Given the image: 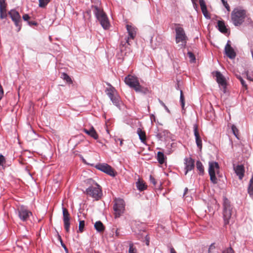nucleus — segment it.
Instances as JSON below:
<instances>
[{
  "label": "nucleus",
  "mask_w": 253,
  "mask_h": 253,
  "mask_svg": "<svg viewBox=\"0 0 253 253\" xmlns=\"http://www.w3.org/2000/svg\"><path fill=\"white\" fill-rule=\"evenodd\" d=\"M84 227V220H80L79 221V230L80 232H82L83 231Z\"/></svg>",
  "instance_id": "nucleus-34"
},
{
  "label": "nucleus",
  "mask_w": 253,
  "mask_h": 253,
  "mask_svg": "<svg viewBox=\"0 0 253 253\" xmlns=\"http://www.w3.org/2000/svg\"><path fill=\"white\" fill-rule=\"evenodd\" d=\"M17 211L19 218L23 221L28 220L29 217L32 215V212L24 206H20L17 209Z\"/></svg>",
  "instance_id": "nucleus-13"
},
{
  "label": "nucleus",
  "mask_w": 253,
  "mask_h": 253,
  "mask_svg": "<svg viewBox=\"0 0 253 253\" xmlns=\"http://www.w3.org/2000/svg\"><path fill=\"white\" fill-rule=\"evenodd\" d=\"M50 0H39V6L40 7H44Z\"/></svg>",
  "instance_id": "nucleus-30"
},
{
  "label": "nucleus",
  "mask_w": 253,
  "mask_h": 253,
  "mask_svg": "<svg viewBox=\"0 0 253 253\" xmlns=\"http://www.w3.org/2000/svg\"><path fill=\"white\" fill-rule=\"evenodd\" d=\"M28 23L29 25H30V26L37 25V23L36 22L34 21H28Z\"/></svg>",
  "instance_id": "nucleus-47"
},
{
  "label": "nucleus",
  "mask_w": 253,
  "mask_h": 253,
  "mask_svg": "<svg viewBox=\"0 0 253 253\" xmlns=\"http://www.w3.org/2000/svg\"><path fill=\"white\" fill-rule=\"evenodd\" d=\"M194 129V134L195 137V140L196 145L198 148L201 150L202 148V141L198 132V126L196 124H194L193 126Z\"/></svg>",
  "instance_id": "nucleus-18"
},
{
  "label": "nucleus",
  "mask_w": 253,
  "mask_h": 253,
  "mask_svg": "<svg viewBox=\"0 0 253 253\" xmlns=\"http://www.w3.org/2000/svg\"><path fill=\"white\" fill-rule=\"evenodd\" d=\"M121 139L120 138H114V140L115 141L116 143H117L118 141H120L121 140Z\"/></svg>",
  "instance_id": "nucleus-52"
},
{
  "label": "nucleus",
  "mask_w": 253,
  "mask_h": 253,
  "mask_svg": "<svg viewBox=\"0 0 253 253\" xmlns=\"http://www.w3.org/2000/svg\"><path fill=\"white\" fill-rule=\"evenodd\" d=\"M6 8L0 9V17L1 19H4L6 17Z\"/></svg>",
  "instance_id": "nucleus-32"
},
{
  "label": "nucleus",
  "mask_w": 253,
  "mask_h": 253,
  "mask_svg": "<svg viewBox=\"0 0 253 253\" xmlns=\"http://www.w3.org/2000/svg\"><path fill=\"white\" fill-rule=\"evenodd\" d=\"M84 131L94 139H97L98 138V135L93 126H91L89 129L84 128Z\"/></svg>",
  "instance_id": "nucleus-20"
},
{
  "label": "nucleus",
  "mask_w": 253,
  "mask_h": 253,
  "mask_svg": "<svg viewBox=\"0 0 253 253\" xmlns=\"http://www.w3.org/2000/svg\"><path fill=\"white\" fill-rule=\"evenodd\" d=\"M86 193L95 200H98L102 195L101 187L97 183L95 186H90L86 189Z\"/></svg>",
  "instance_id": "nucleus-7"
},
{
  "label": "nucleus",
  "mask_w": 253,
  "mask_h": 253,
  "mask_svg": "<svg viewBox=\"0 0 253 253\" xmlns=\"http://www.w3.org/2000/svg\"><path fill=\"white\" fill-rule=\"evenodd\" d=\"M6 4L5 0H0V9L6 8Z\"/></svg>",
  "instance_id": "nucleus-39"
},
{
  "label": "nucleus",
  "mask_w": 253,
  "mask_h": 253,
  "mask_svg": "<svg viewBox=\"0 0 253 253\" xmlns=\"http://www.w3.org/2000/svg\"><path fill=\"white\" fill-rule=\"evenodd\" d=\"M58 240H59L60 243L61 244V242H63V241H62L61 236L59 235H58Z\"/></svg>",
  "instance_id": "nucleus-54"
},
{
  "label": "nucleus",
  "mask_w": 253,
  "mask_h": 253,
  "mask_svg": "<svg viewBox=\"0 0 253 253\" xmlns=\"http://www.w3.org/2000/svg\"><path fill=\"white\" fill-rule=\"evenodd\" d=\"M22 18L24 21H28V20L30 18V16L28 14H25L23 15Z\"/></svg>",
  "instance_id": "nucleus-45"
},
{
  "label": "nucleus",
  "mask_w": 253,
  "mask_h": 253,
  "mask_svg": "<svg viewBox=\"0 0 253 253\" xmlns=\"http://www.w3.org/2000/svg\"><path fill=\"white\" fill-rule=\"evenodd\" d=\"M61 246L64 248V250L65 251V252L68 253V249L67 248L66 246H65V245L63 243V242H61Z\"/></svg>",
  "instance_id": "nucleus-48"
},
{
  "label": "nucleus",
  "mask_w": 253,
  "mask_h": 253,
  "mask_svg": "<svg viewBox=\"0 0 253 253\" xmlns=\"http://www.w3.org/2000/svg\"><path fill=\"white\" fill-rule=\"evenodd\" d=\"M129 253H137V250L134 247V244L130 242L129 244V250H128Z\"/></svg>",
  "instance_id": "nucleus-28"
},
{
  "label": "nucleus",
  "mask_w": 253,
  "mask_h": 253,
  "mask_svg": "<svg viewBox=\"0 0 253 253\" xmlns=\"http://www.w3.org/2000/svg\"><path fill=\"white\" fill-rule=\"evenodd\" d=\"M126 30L128 33V37L126 38V42L128 44H130L129 40H133L136 36L137 29L136 27L131 25H126Z\"/></svg>",
  "instance_id": "nucleus-15"
},
{
  "label": "nucleus",
  "mask_w": 253,
  "mask_h": 253,
  "mask_svg": "<svg viewBox=\"0 0 253 253\" xmlns=\"http://www.w3.org/2000/svg\"><path fill=\"white\" fill-rule=\"evenodd\" d=\"M146 244L147 245H148V246L149 245V240H147Z\"/></svg>",
  "instance_id": "nucleus-57"
},
{
  "label": "nucleus",
  "mask_w": 253,
  "mask_h": 253,
  "mask_svg": "<svg viewBox=\"0 0 253 253\" xmlns=\"http://www.w3.org/2000/svg\"><path fill=\"white\" fill-rule=\"evenodd\" d=\"M137 133L139 136V138L141 142L145 143L146 140V134L144 131H142L140 128H138L137 129Z\"/></svg>",
  "instance_id": "nucleus-22"
},
{
  "label": "nucleus",
  "mask_w": 253,
  "mask_h": 253,
  "mask_svg": "<svg viewBox=\"0 0 253 253\" xmlns=\"http://www.w3.org/2000/svg\"><path fill=\"white\" fill-rule=\"evenodd\" d=\"M212 75L216 78V81L218 84L219 87H220L224 93L226 92V82L224 76L220 73V72L216 71L212 73Z\"/></svg>",
  "instance_id": "nucleus-11"
},
{
  "label": "nucleus",
  "mask_w": 253,
  "mask_h": 253,
  "mask_svg": "<svg viewBox=\"0 0 253 253\" xmlns=\"http://www.w3.org/2000/svg\"><path fill=\"white\" fill-rule=\"evenodd\" d=\"M94 228L98 232H102L104 230V226L100 221H97L95 223Z\"/></svg>",
  "instance_id": "nucleus-24"
},
{
  "label": "nucleus",
  "mask_w": 253,
  "mask_h": 253,
  "mask_svg": "<svg viewBox=\"0 0 253 253\" xmlns=\"http://www.w3.org/2000/svg\"><path fill=\"white\" fill-rule=\"evenodd\" d=\"M8 15L10 16L12 21L16 27H17V32H19L21 28V18L19 12L15 9H11L8 12Z\"/></svg>",
  "instance_id": "nucleus-10"
},
{
  "label": "nucleus",
  "mask_w": 253,
  "mask_h": 253,
  "mask_svg": "<svg viewBox=\"0 0 253 253\" xmlns=\"http://www.w3.org/2000/svg\"><path fill=\"white\" fill-rule=\"evenodd\" d=\"M95 167L98 170L106 173L111 176H115L116 175V172L113 169V168L108 165L107 164H98Z\"/></svg>",
  "instance_id": "nucleus-12"
},
{
  "label": "nucleus",
  "mask_w": 253,
  "mask_h": 253,
  "mask_svg": "<svg viewBox=\"0 0 253 253\" xmlns=\"http://www.w3.org/2000/svg\"><path fill=\"white\" fill-rule=\"evenodd\" d=\"M212 247V246H211L210 248H209V251L211 250V248Z\"/></svg>",
  "instance_id": "nucleus-58"
},
{
  "label": "nucleus",
  "mask_w": 253,
  "mask_h": 253,
  "mask_svg": "<svg viewBox=\"0 0 253 253\" xmlns=\"http://www.w3.org/2000/svg\"><path fill=\"white\" fill-rule=\"evenodd\" d=\"M109 87L106 88L105 93L108 96L112 103L116 106L119 107L121 104L120 97L117 93V90L110 84H109Z\"/></svg>",
  "instance_id": "nucleus-5"
},
{
  "label": "nucleus",
  "mask_w": 253,
  "mask_h": 253,
  "mask_svg": "<svg viewBox=\"0 0 253 253\" xmlns=\"http://www.w3.org/2000/svg\"><path fill=\"white\" fill-rule=\"evenodd\" d=\"M224 52L226 56L231 59H234L236 57V52L234 49L231 47L230 41H228L225 46Z\"/></svg>",
  "instance_id": "nucleus-16"
},
{
  "label": "nucleus",
  "mask_w": 253,
  "mask_h": 253,
  "mask_svg": "<svg viewBox=\"0 0 253 253\" xmlns=\"http://www.w3.org/2000/svg\"><path fill=\"white\" fill-rule=\"evenodd\" d=\"M241 84H242V86L246 89H247L248 88V85L247 84H246V82L243 79V80H241Z\"/></svg>",
  "instance_id": "nucleus-44"
},
{
  "label": "nucleus",
  "mask_w": 253,
  "mask_h": 253,
  "mask_svg": "<svg viewBox=\"0 0 253 253\" xmlns=\"http://www.w3.org/2000/svg\"><path fill=\"white\" fill-rule=\"evenodd\" d=\"M222 253H234L231 248H228L222 252Z\"/></svg>",
  "instance_id": "nucleus-42"
},
{
  "label": "nucleus",
  "mask_w": 253,
  "mask_h": 253,
  "mask_svg": "<svg viewBox=\"0 0 253 253\" xmlns=\"http://www.w3.org/2000/svg\"><path fill=\"white\" fill-rule=\"evenodd\" d=\"M136 186L137 189L140 191H144L147 188V186L145 185V183L140 179L136 182Z\"/></svg>",
  "instance_id": "nucleus-21"
},
{
  "label": "nucleus",
  "mask_w": 253,
  "mask_h": 253,
  "mask_svg": "<svg viewBox=\"0 0 253 253\" xmlns=\"http://www.w3.org/2000/svg\"><path fill=\"white\" fill-rule=\"evenodd\" d=\"M180 102L181 103V107L182 109H184L185 103H184V98L182 93V91L180 90Z\"/></svg>",
  "instance_id": "nucleus-31"
},
{
  "label": "nucleus",
  "mask_w": 253,
  "mask_h": 253,
  "mask_svg": "<svg viewBox=\"0 0 253 253\" xmlns=\"http://www.w3.org/2000/svg\"><path fill=\"white\" fill-rule=\"evenodd\" d=\"M187 54L190 59V61L192 62H195L196 60V58L194 54L190 51L188 52Z\"/></svg>",
  "instance_id": "nucleus-35"
},
{
  "label": "nucleus",
  "mask_w": 253,
  "mask_h": 253,
  "mask_svg": "<svg viewBox=\"0 0 253 253\" xmlns=\"http://www.w3.org/2000/svg\"><path fill=\"white\" fill-rule=\"evenodd\" d=\"M219 170V166L217 162L210 161L209 162L208 172L210 176V180L213 184L217 183L216 174H218Z\"/></svg>",
  "instance_id": "nucleus-6"
},
{
  "label": "nucleus",
  "mask_w": 253,
  "mask_h": 253,
  "mask_svg": "<svg viewBox=\"0 0 253 253\" xmlns=\"http://www.w3.org/2000/svg\"><path fill=\"white\" fill-rule=\"evenodd\" d=\"M114 203L113 210L115 212V217L117 218L124 213L125 203L124 200L121 198H115Z\"/></svg>",
  "instance_id": "nucleus-8"
},
{
  "label": "nucleus",
  "mask_w": 253,
  "mask_h": 253,
  "mask_svg": "<svg viewBox=\"0 0 253 253\" xmlns=\"http://www.w3.org/2000/svg\"><path fill=\"white\" fill-rule=\"evenodd\" d=\"M93 13L103 28L105 30L108 29L110 27V23L107 15L103 10L97 6H95L93 10Z\"/></svg>",
  "instance_id": "nucleus-4"
},
{
  "label": "nucleus",
  "mask_w": 253,
  "mask_h": 253,
  "mask_svg": "<svg viewBox=\"0 0 253 253\" xmlns=\"http://www.w3.org/2000/svg\"><path fill=\"white\" fill-rule=\"evenodd\" d=\"M170 253H176L175 250L172 247L170 248Z\"/></svg>",
  "instance_id": "nucleus-50"
},
{
  "label": "nucleus",
  "mask_w": 253,
  "mask_h": 253,
  "mask_svg": "<svg viewBox=\"0 0 253 253\" xmlns=\"http://www.w3.org/2000/svg\"><path fill=\"white\" fill-rule=\"evenodd\" d=\"M157 160L161 164H163L165 162V156L163 152H158L157 153Z\"/></svg>",
  "instance_id": "nucleus-26"
},
{
  "label": "nucleus",
  "mask_w": 253,
  "mask_h": 253,
  "mask_svg": "<svg viewBox=\"0 0 253 253\" xmlns=\"http://www.w3.org/2000/svg\"><path fill=\"white\" fill-rule=\"evenodd\" d=\"M218 29L220 32L223 33L227 32V29L223 21H218L217 23Z\"/></svg>",
  "instance_id": "nucleus-23"
},
{
  "label": "nucleus",
  "mask_w": 253,
  "mask_h": 253,
  "mask_svg": "<svg viewBox=\"0 0 253 253\" xmlns=\"http://www.w3.org/2000/svg\"><path fill=\"white\" fill-rule=\"evenodd\" d=\"M156 136L159 140H161L162 138V135L161 133H157Z\"/></svg>",
  "instance_id": "nucleus-49"
},
{
  "label": "nucleus",
  "mask_w": 253,
  "mask_h": 253,
  "mask_svg": "<svg viewBox=\"0 0 253 253\" xmlns=\"http://www.w3.org/2000/svg\"><path fill=\"white\" fill-rule=\"evenodd\" d=\"M188 189L187 188H185V189H184V194H183V196H184V195L186 194L187 192L188 191Z\"/></svg>",
  "instance_id": "nucleus-53"
},
{
  "label": "nucleus",
  "mask_w": 253,
  "mask_h": 253,
  "mask_svg": "<svg viewBox=\"0 0 253 253\" xmlns=\"http://www.w3.org/2000/svg\"><path fill=\"white\" fill-rule=\"evenodd\" d=\"M248 193L250 195H253V174H252V178L250 180L248 187Z\"/></svg>",
  "instance_id": "nucleus-27"
},
{
  "label": "nucleus",
  "mask_w": 253,
  "mask_h": 253,
  "mask_svg": "<svg viewBox=\"0 0 253 253\" xmlns=\"http://www.w3.org/2000/svg\"><path fill=\"white\" fill-rule=\"evenodd\" d=\"M62 211L64 227L66 232L69 233L70 232V214L68 210L65 208H62Z\"/></svg>",
  "instance_id": "nucleus-14"
},
{
  "label": "nucleus",
  "mask_w": 253,
  "mask_h": 253,
  "mask_svg": "<svg viewBox=\"0 0 253 253\" xmlns=\"http://www.w3.org/2000/svg\"><path fill=\"white\" fill-rule=\"evenodd\" d=\"M3 95V91L1 85L0 84V100L2 98Z\"/></svg>",
  "instance_id": "nucleus-46"
},
{
  "label": "nucleus",
  "mask_w": 253,
  "mask_h": 253,
  "mask_svg": "<svg viewBox=\"0 0 253 253\" xmlns=\"http://www.w3.org/2000/svg\"><path fill=\"white\" fill-rule=\"evenodd\" d=\"M232 208L227 199H225L223 202V216L225 224L229 223V220L232 215Z\"/></svg>",
  "instance_id": "nucleus-9"
},
{
  "label": "nucleus",
  "mask_w": 253,
  "mask_h": 253,
  "mask_svg": "<svg viewBox=\"0 0 253 253\" xmlns=\"http://www.w3.org/2000/svg\"><path fill=\"white\" fill-rule=\"evenodd\" d=\"M196 168L199 171L200 174H203L204 173V168L202 163L200 161L196 162Z\"/></svg>",
  "instance_id": "nucleus-25"
},
{
  "label": "nucleus",
  "mask_w": 253,
  "mask_h": 253,
  "mask_svg": "<svg viewBox=\"0 0 253 253\" xmlns=\"http://www.w3.org/2000/svg\"><path fill=\"white\" fill-rule=\"evenodd\" d=\"M231 129H232V132H233V134H234V135L237 138H238L237 134H238V130L237 128L235 126L232 125V126L231 127Z\"/></svg>",
  "instance_id": "nucleus-37"
},
{
  "label": "nucleus",
  "mask_w": 253,
  "mask_h": 253,
  "mask_svg": "<svg viewBox=\"0 0 253 253\" xmlns=\"http://www.w3.org/2000/svg\"><path fill=\"white\" fill-rule=\"evenodd\" d=\"M194 160L191 157L184 159L185 174L186 175L188 171L192 170L194 168Z\"/></svg>",
  "instance_id": "nucleus-17"
},
{
  "label": "nucleus",
  "mask_w": 253,
  "mask_h": 253,
  "mask_svg": "<svg viewBox=\"0 0 253 253\" xmlns=\"http://www.w3.org/2000/svg\"><path fill=\"white\" fill-rule=\"evenodd\" d=\"M150 181L151 183L153 184L154 185H155L157 183V182H156L155 179L152 175L150 176Z\"/></svg>",
  "instance_id": "nucleus-43"
},
{
  "label": "nucleus",
  "mask_w": 253,
  "mask_h": 253,
  "mask_svg": "<svg viewBox=\"0 0 253 253\" xmlns=\"http://www.w3.org/2000/svg\"><path fill=\"white\" fill-rule=\"evenodd\" d=\"M234 170L239 179L242 180L244 176L245 169L242 165L234 166Z\"/></svg>",
  "instance_id": "nucleus-19"
},
{
  "label": "nucleus",
  "mask_w": 253,
  "mask_h": 253,
  "mask_svg": "<svg viewBox=\"0 0 253 253\" xmlns=\"http://www.w3.org/2000/svg\"><path fill=\"white\" fill-rule=\"evenodd\" d=\"M123 140L122 139H121V140L119 141L120 142V146H122L123 145Z\"/></svg>",
  "instance_id": "nucleus-56"
},
{
  "label": "nucleus",
  "mask_w": 253,
  "mask_h": 253,
  "mask_svg": "<svg viewBox=\"0 0 253 253\" xmlns=\"http://www.w3.org/2000/svg\"><path fill=\"white\" fill-rule=\"evenodd\" d=\"M237 78L239 80V81L241 82V80H243V78L241 76L237 77Z\"/></svg>",
  "instance_id": "nucleus-55"
},
{
  "label": "nucleus",
  "mask_w": 253,
  "mask_h": 253,
  "mask_svg": "<svg viewBox=\"0 0 253 253\" xmlns=\"http://www.w3.org/2000/svg\"><path fill=\"white\" fill-rule=\"evenodd\" d=\"M175 31L176 43H180L178 46L181 48H185L188 39L184 29L179 24H176Z\"/></svg>",
  "instance_id": "nucleus-2"
},
{
  "label": "nucleus",
  "mask_w": 253,
  "mask_h": 253,
  "mask_svg": "<svg viewBox=\"0 0 253 253\" xmlns=\"http://www.w3.org/2000/svg\"><path fill=\"white\" fill-rule=\"evenodd\" d=\"M199 3L201 6V9H205L207 8L204 0H199Z\"/></svg>",
  "instance_id": "nucleus-40"
},
{
  "label": "nucleus",
  "mask_w": 253,
  "mask_h": 253,
  "mask_svg": "<svg viewBox=\"0 0 253 253\" xmlns=\"http://www.w3.org/2000/svg\"><path fill=\"white\" fill-rule=\"evenodd\" d=\"M202 11V13L204 15V16L207 18V19H210L211 18V17L208 14V10H207V8H205V9H201Z\"/></svg>",
  "instance_id": "nucleus-36"
},
{
  "label": "nucleus",
  "mask_w": 253,
  "mask_h": 253,
  "mask_svg": "<svg viewBox=\"0 0 253 253\" xmlns=\"http://www.w3.org/2000/svg\"><path fill=\"white\" fill-rule=\"evenodd\" d=\"M159 103H160V104L163 106L165 109L166 110V111L169 113H170V111L168 109V108L167 107V106L165 105V104L160 99H159Z\"/></svg>",
  "instance_id": "nucleus-41"
},
{
  "label": "nucleus",
  "mask_w": 253,
  "mask_h": 253,
  "mask_svg": "<svg viewBox=\"0 0 253 253\" xmlns=\"http://www.w3.org/2000/svg\"><path fill=\"white\" fill-rule=\"evenodd\" d=\"M247 79L250 81L253 82V79L250 76H249L248 75H247Z\"/></svg>",
  "instance_id": "nucleus-51"
},
{
  "label": "nucleus",
  "mask_w": 253,
  "mask_h": 253,
  "mask_svg": "<svg viewBox=\"0 0 253 253\" xmlns=\"http://www.w3.org/2000/svg\"><path fill=\"white\" fill-rule=\"evenodd\" d=\"M61 78L65 80L67 83H72V80L71 78L65 73H63L61 75Z\"/></svg>",
  "instance_id": "nucleus-29"
},
{
  "label": "nucleus",
  "mask_w": 253,
  "mask_h": 253,
  "mask_svg": "<svg viewBox=\"0 0 253 253\" xmlns=\"http://www.w3.org/2000/svg\"><path fill=\"white\" fill-rule=\"evenodd\" d=\"M247 17L246 10L241 7L235 8L231 14L232 22L235 26L241 25Z\"/></svg>",
  "instance_id": "nucleus-1"
},
{
  "label": "nucleus",
  "mask_w": 253,
  "mask_h": 253,
  "mask_svg": "<svg viewBox=\"0 0 253 253\" xmlns=\"http://www.w3.org/2000/svg\"><path fill=\"white\" fill-rule=\"evenodd\" d=\"M5 163V159L4 157L2 155H0V166H2L3 168H5L6 167L5 165H4Z\"/></svg>",
  "instance_id": "nucleus-33"
},
{
  "label": "nucleus",
  "mask_w": 253,
  "mask_h": 253,
  "mask_svg": "<svg viewBox=\"0 0 253 253\" xmlns=\"http://www.w3.org/2000/svg\"><path fill=\"white\" fill-rule=\"evenodd\" d=\"M124 81L127 85L133 88L136 92H145L146 90V88L140 84L138 79L135 76L129 75L125 78Z\"/></svg>",
  "instance_id": "nucleus-3"
},
{
  "label": "nucleus",
  "mask_w": 253,
  "mask_h": 253,
  "mask_svg": "<svg viewBox=\"0 0 253 253\" xmlns=\"http://www.w3.org/2000/svg\"><path fill=\"white\" fill-rule=\"evenodd\" d=\"M221 1L228 11H230V6L226 0H221Z\"/></svg>",
  "instance_id": "nucleus-38"
}]
</instances>
